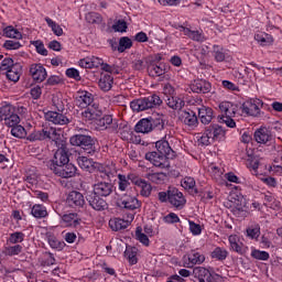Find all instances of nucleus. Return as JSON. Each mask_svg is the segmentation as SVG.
I'll return each instance as SVG.
<instances>
[{
  "label": "nucleus",
  "mask_w": 282,
  "mask_h": 282,
  "mask_svg": "<svg viewBox=\"0 0 282 282\" xmlns=\"http://www.w3.org/2000/svg\"><path fill=\"white\" fill-rule=\"evenodd\" d=\"M47 169H50L54 175L63 180L76 177V171H78L76 165L69 163L68 150L63 143L54 153L53 159L47 162Z\"/></svg>",
  "instance_id": "f257e3e1"
},
{
  "label": "nucleus",
  "mask_w": 282,
  "mask_h": 282,
  "mask_svg": "<svg viewBox=\"0 0 282 282\" xmlns=\"http://www.w3.org/2000/svg\"><path fill=\"white\" fill-rule=\"evenodd\" d=\"M165 127L164 115H156L140 119L134 126V131L135 133L148 134L152 133V131H164Z\"/></svg>",
  "instance_id": "f03ea898"
},
{
  "label": "nucleus",
  "mask_w": 282,
  "mask_h": 282,
  "mask_svg": "<svg viewBox=\"0 0 282 282\" xmlns=\"http://www.w3.org/2000/svg\"><path fill=\"white\" fill-rule=\"evenodd\" d=\"M158 199L161 204L169 203L170 206L176 208V210H182L186 206V197L177 187L169 186L166 192H159Z\"/></svg>",
  "instance_id": "7ed1b4c3"
},
{
  "label": "nucleus",
  "mask_w": 282,
  "mask_h": 282,
  "mask_svg": "<svg viewBox=\"0 0 282 282\" xmlns=\"http://www.w3.org/2000/svg\"><path fill=\"white\" fill-rule=\"evenodd\" d=\"M69 144L72 147H78L83 149L84 153L94 155L96 153V139L89 134L77 133L69 138Z\"/></svg>",
  "instance_id": "20e7f679"
},
{
  "label": "nucleus",
  "mask_w": 282,
  "mask_h": 282,
  "mask_svg": "<svg viewBox=\"0 0 282 282\" xmlns=\"http://www.w3.org/2000/svg\"><path fill=\"white\" fill-rule=\"evenodd\" d=\"M162 106V98L158 94L150 95L148 97L134 99L130 102L132 111H147L148 109H158Z\"/></svg>",
  "instance_id": "39448f33"
},
{
  "label": "nucleus",
  "mask_w": 282,
  "mask_h": 282,
  "mask_svg": "<svg viewBox=\"0 0 282 282\" xmlns=\"http://www.w3.org/2000/svg\"><path fill=\"white\" fill-rule=\"evenodd\" d=\"M58 138L61 134L56 133V129L54 128H44L42 130H35L31 134H29V142H39L43 140H52L55 144H58Z\"/></svg>",
  "instance_id": "423d86ee"
},
{
  "label": "nucleus",
  "mask_w": 282,
  "mask_h": 282,
  "mask_svg": "<svg viewBox=\"0 0 282 282\" xmlns=\"http://www.w3.org/2000/svg\"><path fill=\"white\" fill-rule=\"evenodd\" d=\"M86 202H88L93 210L102 212L109 208L107 200H105L102 196L93 191L86 193Z\"/></svg>",
  "instance_id": "0eeeda50"
},
{
  "label": "nucleus",
  "mask_w": 282,
  "mask_h": 282,
  "mask_svg": "<svg viewBox=\"0 0 282 282\" xmlns=\"http://www.w3.org/2000/svg\"><path fill=\"white\" fill-rule=\"evenodd\" d=\"M253 138L258 144H264V147H272L275 142L272 131L265 127L257 129L253 133Z\"/></svg>",
  "instance_id": "6e6552de"
},
{
  "label": "nucleus",
  "mask_w": 282,
  "mask_h": 282,
  "mask_svg": "<svg viewBox=\"0 0 282 282\" xmlns=\"http://www.w3.org/2000/svg\"><path fill=\"white\" fill-rule=\"evenodd\" d=\"M86 197L83 193L78 191H72L66 197V204L69 208H74L75 210H80V208H85Z\"/></svg>",
  "instance_id": "1a4fd4ad"
},
{
  "label": "nucleus",
  "mask_w": 282,
  "mask_h": 282,
  "mask_svg": "<svg viewBox=\"0 0 282 282\" xmlns=\"http://www.w3.org/2000/svg\"><path fill=\"white\" fill-rule=\"evenodd\" d=\"M147 69L149 76L152 78H158L160 76H164L166 72H169V66L164 63H158L154 59H148L147 61Z\"/></svg>",
  "instance_id": "9d476101"
},
{
  "label": "nucleus",
  "mask_w": 282,
  "mask_h": 282,
  "mask_svg": "<svg viewBox=\"0 0 282 282\" xmlns=\"http://www.w3.org/2000/svg\"><path fill=\"white\" fill-rule=\"evenodd\" d=\"M145 160L159 169H169V166H171L169 159L160 152H147Z\"/></svg>",
  "instance_id": "9b49d317"
},
{
  "label": "nucleus",
  "mask_w": 282,
  "mask_h": 282,
  "mask_svg": "<svg viewBox=\"0 0 282 282\" xmlns=\"http://www.w3.org/2000/svg\"><path fill=\"white\" fill-rule=\"evenodd\" d=\"M261 107H263V102L259 99H251L245 101L240 109H242V113H247V116H253L257 117L261 113Z\"/></svg>",
  "instance_id": "f8f14e48"
},
{
  "label": "nucleus",
  "mask_w": 282,
  "mask_h": 282,
  "mask_svg": "<svg viewBox=\"0 0 282 282\" xmlns=\"http://www.w3.org/2000/svg\"><path fill=\"white\" fill-rule=\"evenodd\" d=\"M119 208H124L126 210H138L142 206L140 200L135 196L124 194L118 202Z\"/></svg>",
  "instance_id": "ddd939ff"
},
{
  "label": "nucleus",
  "mask_w": 282,
  "mask_h": 282,
  "mask_svg": "<svg viewBox=\"0 0 282 282\" xmlns=\"http://www.w3.org/2000/svg\"><path fill=\"white\" fill-rule=\"evenodd\" d=\"M155 149L161 155H164L167 160H175L177 153L171 148V144L166 139H161L155 142Z\"/></svg>",
  "instance_id": "4468645a"
},
{
  "label": "nucleus",
  "mask_w": 282,
  "mask_h": 282,
  "mask_svg": "<svg viewBox=\"0 0 282 282\" xmlns=\"http://www.w3.org/2000/svg\"><path fill=\"white\" fill-rule=\"evenodd\" d=\"M75 105L80 109H87L94 105V94L87 90L78 91L75 99Z\"/></svg>",
  "instance_id": "2eb2a0df"
},
{
  "label": "nucleus",
  "mask_w": 282,
  "mask_h": 282,
  "mask_svg": "<svg viewBox=\"0 0 282 282\" xmlns=\"http://www.w3.org/2000/svg\"><path fill=\"white\" fill-rule=\"evenodd\" d=\"M113 183L110 181H101L93 185V192L99 195L100 197H109L113 193Z\"/></svg>",
  "instance_id": "dca6fc26"
},
{
  "label": "nucleus",
  "mask_w": 282,
  "mask_h": 282,
  "mask_svg": "<svg viewBox=\"0 0 282 282\" xmlns=\"http://www.w3.org/2000/svg\"><path fill=\"white\" fill-rule=\"evenodd\" d=\"M194 282H214L215 276L204 267H196L193 269Z\"/></svg>",
  "instance_id": "f3484780"
},
{
  "label": "nucleus",
  "mask_w": 282,
  "mask_h": 282,
  "mask_svg": "<svg viewBox=\"0 0 282 282\" xmlns=\"http://www.w3.org/2000/svg\"><path fill=\"white\" fill-rule=\"evenodd\" d=\"M135 219V215L130 214L128 216V220H124L122 218H112L109 220V227L111 230H115V232H118V230H126V228H129L131 226V221Z\"/></svg>",
  "instance_id": "a211bd4d"
},
{
  "label": "nucleus",
  "mask_w": 282,
  "mask_h": 282,
  "mask_svg": "<svg viewBox=\"0 0 282 282\" xmlns=\"http://www.w3.org/2000/svg\"><path fill=\"white\" fill-rule=\"evenodd\" d=\"M83 118L86 120H95V122L98 120V118H102V109L100 106L96 102H93L90 106H88L83 112Z\"/></svg>",
  "instance_id": "6ab92c4d"
},
{
  "label": "nucleus",
  "mask_w": 282,
  "mask_h": 282,
  "mask_svg": "<svg viewBox=\"0 0 282 282\" xmlns=\"http://www.w3.org/2000/svg\"><path fill=\"white\" fill-rule=\"evenodd\" d=\"M189 89L194 94H210L213 85L206 79H195L194 83L189 85Z\"/></svg>",
  "instance_id": "aec40b11"
},
{
  "label": "nucleus",
  "mask_w": 282,
  "mask_h": 282,
  "mask_svg": "<svg viewBox=\"0 0 282 282\" xmlns=\"http://www.w3.org/2000/svg\"><path fill=\"white\" fill-rule=\"evenodd\" d=\"M61 219V224H63L65 228H80V224L83 221L77 213L64 214Z\"/></svg>",
  "instance_id": "412c9836"
},
{
  "label": "nucleus",
  "mask_w": 282,
  "mask_h": 282,
  "mask_svg": "<svg viewBox=\"0 0 282 282\" xmlns=\"http://www.w3.org/2000/svg\"><path fill=\"white\" fill-rule=\"evenodd\" d=\"M45 120L52 122L53 124H69V118L65 116L63 112L57 111H47L44 115Z\"/></svg>",
  "instance_id": "4be33fe9"
},
{
  "label": "nucleus",
  "mask_w": 282,
  "mask_h": 282,
  "mask_svg": "<svg viewBox=\"0 0 282 282\" xmlns=\"http://www.w3.org/2000/svg\"><path fill=\"white\" fill-rule=\"evenodd\" d=\"M30 74L35 83H43L47 78V70L42 64H32Z\"/></svg>",
  "instance_id": "5701e85b"
},
{
  "label": "nucleus",
  "mask_w": 282,
  "mask_h": 282,
  "mask_svg": "<svg viewBox=\"0 0 282 282\" xmlns=\"http://www.w3.org/2000/svg\"><path fill=\"white\" fill-rule=\"evenodd\" d=\"M95 122L97 127H100L101 129H109L110 126L111 131H118V121L113 120L111 115L99 117Z\"/></svg>",
  "instance_id": "b1692460"
},
{
  "label": "nucleus",
  "mask_w": 282,
  "mask_h": 282,
  "mask_svg": "<svg viewBox=\"0 0 282 282\" xmlns=\"http://www.w3.org/2000/svg\"><path fill=\"white\" fill-rule=\"evenodd\" d=\"M207 133H209V137L214 140V142H221L224 138H226V130L219 124H210L206 127Z\"/></svg>",
  "instance_id": "393cba45"
},
{
  "label": "nucleus",
  "mask_w": 282,
  "mask_h": 282,
  "mask_svg": "<svg viewBox=\"0 0 282 282\" xmlns=\"http://www.w3.org/2000/svg\"><path fill=\"white\" fill-rule=\"evenodd\" d=\"M181 121L186 127H197L199 124V120L197 119V113L193 110H184L181 113Z\"/></svg>",
  "instance_id": "a878e982"
},
{
  "label": "nucleus",
  "mask_w": 282,
  "mask_h": 282,
  "mask_svg": "<svg viewBox=\"0 0 282 282\" xmlns=\"http://www.w3.org/2000/svg\"><path fill=\"white\" fill-rule=\"evenodd\" d=\"M102 63H105V61L100 57H96V56H90V57H85L84 59H80V66L85 67V69H94V68H98V67H102Z\"/></svg>",
  "instance_id": "bb28decb"
},
{
  "label": "nucleus",
  "mask_w": 282,
  "mask_h": 282,
  "mask_svg": "<svg viewBox=\"0 0 282 282\" xmlns=\"http://www.w3.org/2000/svg\"><path fill=\"white\" fill-rule=\"evenodd\" d=\"M218 107L221 113H225V116H231V117L237 116V111H239V108H241V106L231 101H221Z\"/></svg>",
  "instance_id": "cd10ccee"
},
{
  "label": "nucleus",
  "mask_w": 282,
  "mask_h": 282,
  "mask_svg": "<svg viewBox=\"0 0 282 282\" xmlns=\"http://www.w3.org/2000/svg\"><path fill=\"white\" fill-rule=\"evenodd\" d=\"M198 118L203 124H210L214 118L213 108L206 106L198 108Z\"/></svg>",
  "instance_id": "c85d7f7f"
},
{
  "label": "nucleus",
  "mask_w": 282,
  "mask_h": 282,
  "mask_svg": "<svg viewBox=\"0 0 282 282\" xmlns=\"http://www.w3.org/2000/svg\"><path fill=\"white\" fill-rule=\"evenodd\" d=\"M22 73H23V67L21 66V64L15 63L12 68L7 70V78L12 83H19Z\"/></svg>",
  "instance_id": "c756f323"
},
{
  "label": "nucleus",
  "mask_w": 282,
  "mask_h": 282,
  "mask_svg": "<svg viewBox=\"0 0 282 282\" xmlns=\"http://www.w3.org/2000/svg\"><path fill=\"white\" fill-rule=\"evenodd\" d=\"M181 186L185 188V191H188L189 195H199V189L196 186L195 178L187 176L183 180L181 183Z\"/></svg>",
  "instance_id": "7c9ffc66"
},
{
  "label": "nucleus",
  "mask_w": 282,
  "mask_h": 282,
  "mask_svg": "<svg viewBox=\"0 0 282 282\" xmlns=\"http://www.w3.org/2000/svg\"><path fill=\"white\" fill-rule=\"evenodd\" d=\"M254 41L262 45V47H268L274 43V37L265 32H259L254 35Z\"/></svg>",
  "instance_id": "2f4dec72"
},
{
  "label": "nucleus",
  "mask_w": 282,
  "mask_h": 282,
  "mask_svg": "<svg viewBox=\"0 0 282 282\" xmlns=\"http://www.w3.org/2000/svg\"><path fill=\"white\" fill-rule=\"evenodd\" d=\"M46 239H47L48 246L53 250H57L58 252H61V250H63L65 248V241H61V240L56 239V236H54V234H52V232L46 234Z\"/></svg>",
  "instance_id": "473e14b6"
},
{
  "label": "nucleus",
  "mask_w": 282,
  "mask_h": 282,
  "mask_svg": "<svg viewBox=\"0 0 282 282\" xmlns=\"http://www.w3.org/2000/svg\"><path fill=\"white\" fill-rule=\"evenodd\" d=\"M145 177L149 182H152V184H164L166 180H169V175L163 172L147 173Z\"/></svg>",
  "instance_id": "72a5a7b5"
},
{
  "label": "nucleus",
  "mask_w": 282,
  "mask_h": 282,
  "mask_svg": "<svg viewBox=\"0 0 282 282\" xmlns=\"http://www.w3.org/2000/svg\"><path fill=\"white\" fill-rule=\"evenodd\" d=\"M134 184H135V186H139V188H141L140 193L142 195V197L151 196V191H153V187L144 178H137L134 181Z\"/></svg>",
  "instance_id": "f704fd0d"
},
{
  "label": "nucleus",
  "mask_w": 282,
  "mask_h": 282,
  "mask_svg": "<svg viewBox=\"0 0 282 282\" xmlns=\"http://www.w3.org/2000/svg\"><path fill=\"white\" fill-rule=\"evenodd\" d=\"M166 105L170 107V109H174V111H182L186 105V101L180 97H169Z\"/></svg>",
  "instance_id": "c9c22d12"
},
{
  "label": "nucleus",
  "mask_w": 282,
  "mask_h": 282,
  "mask_svg": "<svg viewBox=\"0 0 282 282\" xmlns=\"http://www.w3.org/2000/svg\"><path fill=\"white\" fill-rule=\"evenodd\" d=\"M78 166L83 169V171H87L88 173H94V166L96 162L87 156H78L77 159Z\"/></svg>",
  "instance_id": "e433bc0d"
},
{
  "label": "nucleus",
  "mask_w": 282,
  "mask_h": 282,
  "mask_svg": "<svg viewBox=\"0 0 282 282\" xmlns=\"http://www.w3.org/2000/svg\"><path fill=\"white\" fill-rule=\"evenodd\" d=\"M98 85L101 91H111V87H113V76L102 75L99 79Z\"/></svg>",
  "instance_id": "4c0bfd02"
},
{
  "label": "nucleus",
  "mask_w": 282,
  "mask_h": 282,
  "mask_svg": "<svg viewBox=\"0 0 282 282\" xmlns=\"http://www.w3.org/2000/svg\"><path fill=\"white\" fill-rule=\"evenodd\" d=\"M124 257L130 265H135L138 263V248L127 246L124 251Z\"/></svg>",
  "instance_id": "58836bf2"
},
{
  "label": "nucleus",
  "mask_w": 282,
  "mask_h": 282,
  "mask_svg": "<svg viewBox=\"0 0 282 282\" xmlns=\"http://www.w3.org/2000/svg\"><path fill=\"white\" fill-rule=\"evenodd\" d=\"M189 268L193 265H202L204 261H206V257L197 251H192L188 254Z\"/></svg>",
  "instance_id": "ea45409f"
},
{
  "label": "nucleus",
  "mask_w": 282,
  "mask_h": 282,
  "mask_svg": "<svg viewBox=\"0 0 282 282\" xmlns=\"http://www.w3.org/2000/svg\"><path fill=\"white\" fill-rule=\"evenodd\" d=\"M3 36L7 39H15V41H21V39H23V34L12 25L3 29Z\"/></svg>",
  "instance_id": "a19ab883"
},
{
  "label": "nucleus",
  "mask_w": 282,
  "mask_h": 282,
  "mask_svg": "<svg viewBox=\"0 0 282 282\" xmlns=\"http://www.w3.org/2000/svg\"><path fill=\"white\" fill-rule=\"evenodd\" d=\"M212 259H215L216 261H226L228 259V250L221 248V247H216L212 253H210Z\"/></svg>",
  "instance_id": "79ce46f5"
},
{
  "label": "nucleus",
  "mask_w": 282,
  "mask_h": 282,
  "mask_svg": "<svg viewBox=\"0 0 282 282\" xmlns=\"http://www.w3.org/2000/svg\"><path fill=\"white\" fill-rule=\"evenodd\" d=\"M31 214L36 219H44L47 216V208L43 205H34L31 209Z\"/></svg>",
  "instance_id": "37998d69"
},
{
  "label": "nucleus",
  "mask_w": 282,
  "mask_h": 282,
  "mask_svg": "<svg viewBox=\"0 0 282 282\" xmlns=\"http://www.w3.org/2000/svg\"><path fill=\"white\" fill-rule=\"evenodd\" d=\"M131 47H133V41H131L129 36H122L119 39V54H122L126 50H131Z\"/></svg>",
  "instance_id": "c03bdc74"
},
{
  "label": "nucleus",
  "mask_w": 282,
  "mask_h": 282,
  "mask_svg": "<svg viewBox=\"0 0 282 282\" xmlns=\"http://www.w3.org/2000/svg\"><path fill=\"white\" fill-rule=\"evenodd\" d=\"M44 21L46 22L48 28H51V30H52L53 34H55V36H63V28H61L58 25V23L54 22V20H52V18L46 17V18H44Z\"/></svg>",
  "instance_id": "a18cd8bd"
},
{
  "label": "nucleus",
  "mask_w": 282,
  "mask_h": 282,
  "mask_svg": "<svg viewBox=\"0 0 282 282\" xmlns=\"http://www.w3.org/2000/svg\"><path fill=\"white\" fill-rule=\"evenodd\" d=\"M131 177H133L131 174H129L128 176L124 174H118L119 191H127V188H129V186L131 185L129 180H132Z\"/></svg>",
  "instance_id": "49530a36"
},
{
  "label": "nucleus",
  "mask_w": 282,
  "mask_h": 282,
  "mask_svg": "<svg viewBox=\"0 0 282 282\" xmlns=\"http://www.w3.org/2000/svg\"><path fill=\"white\" fill-rule=\"evenodd\" d=\"M11 135H13V138H19L20 140H22L23 138H25V135H28V132L25 131V128L23 126L18 123V126H13V128H11Z\"/></svg>",
  "instance_id": "de8ad7c7"
},
{
  "label": "nucleus",
  "mask_w": 282,
  "mask_h": 282,
  "mask_svg": "<svg viewBox=\"0 0 282 282\" xmlns=\"http://www.w3.org/2000/svg\"><path fill=\"white\" fill-rule=\"evenodd\" d=\"M20 122H21V117H19V115H17V112L4 118V124H6V127H9L10 129H12L13 127H17L18 124H20Z\"/></svg>",
  "instance_id": "09e8293b"
},
{
  "label": "nucleus",
  "mask_w": 282,
  "mask_h": 282,
  "mask_svg": "<svg viewBox=\"0 0 282 282\" xmlns=\"http://www.w3.org/2000/svg\"><path fill=\"white\" fill-rule=\"evenodd\" d=\"M252 259H257V261H268L270 259V253L268 251H261L259 249H253L251 251Z\"/></svg>",
  "instance_id": "8fccbe9b"
},
{
  "label": "nucleus",
  "mask_w": 282,
  "mask_h": 282,
  "mask_svg": "<svg viewBox=\"0 0 282 282\" xmlns=\"http://www.w3.org/2000/svg\"><path fill=\"white\" fill-rule=\"evenodd\" d=\"M23 241H25V234L22 231H15L9 236V242L13 245L23 243Z\"/></svg>",
  "instance_id": "3c124183"
},
{
  "label": "nucleus",
  "mask_w": 282,
  "mask_h": 282,
  "mask_svg": "<svg viewBox=\"0 0 282 282\" xmlns=\"http://www.w3.org/2000/svg\"><path fill=\"white\" fill-rule=\"evenodd\" d=\"M214 58L217 63H224V61H226V52L224 51V47L214 45Z\"/></svg>",
  "instance_id": "603ef678"
},
{
  "label": "nucleus",
  "mask_w": 282,
  "mask_h": 282,
  "mask_svg": "<svg viewBox=\"0 0 282 282\" xmlns=\"http://www.w3.org/2000/svg\"><path fill=\"white\" fill-rule=\"evenodd\" d=\"M260 235H261V226L253 225L247 228V237H249L250 239H259Z\"/></svg>",
  "instance_id": "864d4df0"
},
{
  "label": "nucleus",
  "mask_w": 282,
  "mask_h": 282,
  "mask_svg": "<svg viewBox=\"0 0 282 282\" xmlns=\"http://www.w3.org/2000/svg\"><path fill=\"white\" fill-rule=\"evenodd\" d=\"M135 238L138 239V241H140V243L149 247V245H150L149 236H147L145 234L142 232V227H137Z\"/></svg>",
  "instance_id": "5fc2aeb1"
},
{
  "label": "nucleus",
  "mask_w": 282,
  "mask_h": 282,
  "mask_svg": "<svg viewBox=\"0 0 282 282\" xmlns=\"http://www.w3.org/2000/svg\"><path fill=\"white\" fill-rule=\"evenodd\" d=\"M218 122H223L224 124L229 127V129H235V127H237V122H235V119H232V116H228V115L218 116Z\"/></svg>",
  "instance_id": "6e6d98bb"
},
{
  "label": "nucleus",
  "mask_w": 282,
  "mask_h": 282,
  "mask_svg": "<svg viewBox=\"0 0 282 282\" xmlns=\"http://www.w3.org/2000/svg\"><path fill=\"white\" fill-rule=\"evenodd\" d=\"M213 137H210L207 128H205V132L199 137L198 143L202 144V147H208L209 144H213Z\"/></svg>",
  "instance_id": "4d7b16f0"
},
{
  "label": "nucleus",
  "mask_w": 282,
  "mask_h": 282,
  "mask_svg": "<svg viewBox=\"0 0 282 282\" xmlns=\"http://www.w3.org/2000/svg\"><path fill=\"white\" fill-rule=\"evenodd\" d=\"M87 23H102V17L97 12H88L85 17Z\"/></svg>",
  "instance_id": "13d9d810"
},
{
  "label": "nucleus",
  "mask_w": 282,
  "mask_h": 282,
  "mask_svg": "<svg viewBox=\"0 0 282 282\" xmlns=\"http://www.w3.org/2000/svg\"><path fill=\"white\" fill-rule=\"evenodd\" d=\"M14 113V107L12 105H6L0 108V115L3 120H6V118H10V116H13Z\"/></svg>",
  "instance_id": "bf43d9fd"
},
{
  "label": "nucleus",
  "mask_w": 282,
  "mask_h": 282,
  "mask_svg": "<svg viewBox=\"0 0 282 282\" xmlns=\"http://www.w3.org/2000/svg\"><path fill=\"white\" fill-rule=\"evenodd\" d=\"M229 243H230L231 250H234V252H237L238 254H243V248L240 246L239 242H237V237L230 236Z\"/></svg>",
  "instance_id": "052dcab7"
},
{
  "label": "nucleus",
  "mask_w": 282,
  "mask_h": 282,
  "mask_svg": "<svg viewBox=\"0 0 282 282\" xmlns=\"http://www.w3.org/2000/svg\"><path fill=\"white\" fill-rule=\"evenodd\" d=\"M32 45L35 47L37 54H41V56H47V48H45V44H43L41 40L33 41Z\"/></svg>",
  "instance_id": "680f3d73"
},
{
  "label": "nucleus",
  "mask_w": 282,
  "mask_h": 282,
  "mask_svg": "<svg viewBox=\"0 0 282 282\" xmlns=\"http://www.w3.org/2000/svg\"><path fill=\"white\" fill-rule=\"evenodd\" d=\"M101 69L102 72H107L108 74H120V68L116 64H107L102 63L101 64Z\"/></svg>",
  "instance_id": "e2e57ef3"
},
{
  "label": "nucleus",
  "mask_w": 282,
  "mask_h": 282,
  "mask_svg": "<svg viewBox=\"0 0 282 282\" xmlns=\"http://www.w3.org/2000/svg\"><path fill=\"white\" fill-rule=\"evenodd\" d=\"M2 47H4V50H20L21 42L18 40H7L4 41Z\"/></svg>",
  "instance_id": "0e129e2a"
},
{
  "label": "nucleus",
  "mask_w": 282,
  "mask_h": 282,
  "mask_svg": "<svg viewBox=\"0 0 282 282\" xmlns=\"http://www.w3.org/2000/svg\"><path fill=\"white\" fill-rule=\"evenodd\" d=\"M14 61L10 57H6L2 59L1 65H0V72H8L9 69H12L14 66Z\"/></svg>",
  "instance_id": "69168bd1"
},
{
  "label": "nucleus",
  "mask_w": 282,
  "mask_h": 282,
  "mask_svg": "<svg viewBox=\"0 0 282 282\" xmlns=\"http://www.w3.org/2000/svg\"><path fill=\"white\" fill-rule=\"evenodd\" d=\"M7 254H9V257H17V254H21V252H23V246L21 245H15L12 247H7Z\"/></svg>",
  "instance_id": "338daca9"
},
{
  "label": "nucleus",
  "mask_w": 282,
  "mask_h": 282,
  "mask_svg": "<svg viewBox=\"0 0 282 282\" xmlns=\"http://www.w3.org/2000/svg\"><path fill=\"white\" fill-rule=\"evenodd\" d=\"M127 28H128L127 21L124 20H118L112 25V30H115V32H127Z\"/></svg>",
  "instance_id": "774afa93"
}]
</instances>
